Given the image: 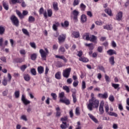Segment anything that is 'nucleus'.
Returning <instances> with one entry per match:
<instances>
[{
	"label": "nucleus",
	"mask_w": 129,
	"mask_h": 129,
	"mask_svg": "<svg viewBox=\"0 0 129 129\" xmlns=\"http://www.w3.org/2000/svg\"><path fill=\"white\" fill-rule=\"evenodd\" d=\"M98 106H99V100L97 99L89 100V103L87 105V107L90 111H92L93 108H98Z\"/></svg>",
	"instance_id": "nucleus-1"
},
{
	"label": "nucleus",
	"mask_w": 129,
	"mask_h": 129,
	"mask_svg": "<svg viewBox=\"0 0 129 129\" xmlns=\"http://www.w3.org/2000/svg\"><path fill=\"white\" fill-rule=\"evenodd\" d=\"M45 51L43 49H40L39 50V53L41 56V58L42 60H46V58H47V55L49 54V50L47 48H45Z\"/></svg>",
	"instance_id": "nucleus-2"
},
{
	"label": "nucleus",
	"mask_w": 129,
	"mask_h": 129,
	"mask_svg": "<svg viewBox=\"0 0 129 129\" xmlns=\"http://www.w3.org/2000/svg\"><path fill=\"white\" fill-rule=\"evenodd\" d=\"M10 20L14 26H15L16 27H19V19H18V18H17V17H16L15 15H13L11 17Z\"/></svg>",
	"instance_id": "nucleus-3"
},
{
	"label": "nucleus",
	"mask_w": 129,
	"mask_h": 129,
	"mask_svg": "<svg viewBox=\"0 0 129 129\" xmlns=\"http://www.w3.org/2000/svg\"><path fill=\"white\" fill-rule=\"evenodd\" d=\"M71 72V68H69L63 71L62 75L65 78H69Z\"/></svg>",
	"instance_id": "nucleus-4"
},
{
	"label": "nucleus",
	"mask_w": 129,
	"mask_h": 129,
	"mask_svg": "<svg viewBox=\"0 0 129 129\" xmlns=\"http://www.w3.org/2000/svg\"><path fill=\"white\" fill-rule=\"evenodd\" d=\"M104 106V101H101L99 107V114H103V113H104V109L103 108Z\"/></svg>",
	"instance_id": "nucleus-5"
},
{
	"label": "nucleus",
	"mask_w": 129,
	"mask_h": 129,
	"mask_svg": "<svg viewBox=\"0 0 129 129\" xmlns=\"http://www.w3.org/2000/svg\"><path fill=\"white\" fill-rule=\"evenodd\" d=\"M99 98H102V99H106L108 97V94L107 92H105L103 94L99 93L97 95Z\"/></svg>",
	"instance_id": "nucleus-6"
},
{
	"label": "nucleus",
	"mask_w": 129,
	"mask_h": 129,
	"mask_svg": "<svg viewBox=\"0 0 129 129\" xmlns=\"http://www.w3.org/2000/svg\"><path fill=\"white\" fill-rule=\"evenodd\" d=\"M58 40L59 43L65 42V40H66V34H61L59 35L58 37Z\"/></svg>",
	"instance_id": "nucleus-7"
},
{
	"label": "nucleus",
	"mask_w": 129,
	"mask_h": 129,
	"mask_svg": "<svg viewBox=\"0 0 129 129\" xmlns=\"http://www.w3.org/2000/svg\"><path fill=\"white\" fill-rule=\"evenodd\" d=\"M21 100L24 103L25 105H27V104H29L31 102L27 99H26V97H25V95H22V98H21Z\"/></svg>",
	"instance_id": "nucleus-8"
},
{
	"label": "nucleus",
	"mask_w": 129,
	"mask_h": 129,
	"mask_svg": "<svg viewBox=\"0 0 129 129\" xmlns=\"http://www.w3.org/2000/svg\"><path fill=\"white\" fill-rule=\"evenodd\" d=\"M74 16V20L75 21H77V18H78V16L79 15V12L77 10H74L72 13Z\"/></svg>",
	"instance_id": "nucleus-9"
},
{
	"label": "nucleus",
	"mask_w": 129,
	"mask_h": 129,
	"mask_svg": "<svg viewBox=\"0 0 129 129\" xmlns=\"http://www.w3.org/2000/svg\"><path fill=\"white\" fill-rule=\"evenodd\" d=\"M122 19V12L120 11L116 15V20L117 21H120Z\"/></svg>",
	"instance_id": "nucleus-10"
},
{
	"label": "nucleus",
	"mask_w": 129,
	"mask_h": 129,
	"mask_svg": "<svg viewBox=\"0 0 129 129\" xmlns=\"http://www.w3.org/2000/svg\"><path fill=\"white\" fill-rule=\"evenodd\" d=\"M60 26V24L58 22H55L54 24L52 25V28L54 31H57L58 30V27Z\"/></svg>",
	"instance_id": "nucleus-11"
},
{
	"label": "nucleus",
	"mask_w": 129,
	"mask_h": 129,
	"mask_svg": "<svg viewBox=\"0 0 129 129\" xmlns=\"http://www.w3.org/2000/svg\"><path fill=\"white\" fill-rule=\"evenodd\" d=\"M88 116H89L90 118H91V119L94 121V122H95V123H97V122H98V120H97V119H96V118H95V117H94V116H93V115L92 114L89 113Z\"/></svg>",
	"instance_id": "nucleus-12"
},
{
	"label": "nucleus",
	"mask_w": 129,
	"mask_h": 129,
	"mask_svg": "<svg viewBox=\"0 0 129 129\" xmlns=\"http://www.w3.org/2000/svg\"><path fill=\"white\" fill-rule=\"evenodd\" d=\"M79 36H80L79 32L74 31L72 34V36L75 38H79Z\"/></svg>",
	"instance_id": "nucleus-13"
},
{
	"label": "nucleus",
	"mask_w": 129,
	"mask_h": 129,
	"mask_svg": "<svg viewBox=\"0 0 129 129\" xmlns=\"http://www.w3.org/2000/svg\"><path fill=\"white\" fill-rule=\"evenodd\" d=\"M107 53H108V55L110 56H112V55L115 54L116 55V51L113 49H109L107 51Z\"/></svg>",
	"instance_id": "nucleus-14"
},
{
	"label": "nucleus",
	"mask_w": 129,
	"mask_h": 129,
	"mask_svg": "<svg viewBox=\"0 0 129 129\" xmlns=\"http://www.w3.org/2000/svg\"><path fill=\"white\" fill-rule=\"evenodd\" d=\"M37 71L39 74H43L44 73V67L39 66L37 68Z\"/></svg>",
	"instance_id": "nucleus-15"
},
{
	"label": "nucleus",
	"mask_w": 129,
	"mask_h": 129,
	"mask_svg": "<svg viewBox=\"0 0 129 129\" xmlns=\"http://www.w3.org/2000/svg\"><path fill=\"white\" fill-rule=\"evenodd\" d=\"M56 111V117H60L61 116V112L60 111V107H57L55 109Z\"/></svg>",
	"instance_id": "nucleus-16"
},
{
	"label": "nucleus",
	"mask_w": 129,
	"mask_h": 129,
	"mask_svg": "<svg viewBox=\"0 0 129 129\" xmlns=\"http://www.w3.org/2000/svg\"><path fill=\"white\" fill-rule=\"evenodd\" d=\"M60 102L62 103H65L67 105H69V104H70V101H69V99H66V98L63 99H61Z\"/></svg>",
	"instance_id": "nucleus-17"
},
{
	"label": "nucleus",
	"mask_w": 129,
	"mask_h": 129,
	"mask_svg": "<svg viewBox=\"0 0 129 129\" xmlns=\"http://www.w3.org/2000/svg\"><path fill=\"white\" fill-rule=\"evenodd\" d=\"M109 62L111 65H114V63H115V61H114V56H111L109 58Z\"/></svg>",
	"instance_id": "nucleus-18"
},
{
	"label": "nucleus",
	"mask_w": 129,
	"mask_h": 129,
	"mask_svg": "<svg viewBox=\"0 0 129 129\" xmlns=\"http://www.w3.org/2000/svg\"><path fill=\"white\" fill-rule=\"evenodd\" d=\"M3 6L5 10H6V11H9V4H8V3L5 2V1H3Z\"/></svg>",
	"instance_id": "nucleus-19"
},
{
	"label": "nucleus",
	"mask_w": 129,
	"mask_h": 129,
	"mask_svg": "<svg viewBox=\"0 0 129 129\" xmlns=\"http://www.w3.org/2000/svg\"><path fill=\"white\" fill-rule=\"evenodd\" d=\"M60 127L61 129L67 128V127H68V126L67 125V122H62V124H60Z\"/></svg>",
	"instance_id": "nucleus-20"
},
{
	"label": "nucleus",
	"mask_w": 129,
	"mask_h": 129,
	"mask_svg": "<svg viewBox=\"0 0 129 129\" xmlns=\"http://www.w3.org/2000/svg\"><path fill=\"white\" fill-rule=\"evenodd\" d=\"M105 13L107 14V15H108V16H112L111 9H110L109 8H107V9H105Z\"/></svg>",
	"instance_id": "nucleus-21"
},
{
	"label": "nucleus",
	"mask_w": 129,
	"mask_h": 129,
	"mask_svg": "<svg viewBox=\"0 0 129 129\" xmlns=\"http://www.w3.org/2000/svg\"><path fill=\"white\" fill-rule=\"evenodd\" d=\"M55 78L58 80L61 79V72H57L55 75Z\"/></svg>",
	"instance_id": "nucleus-22"
},
{
	"label": "nucleus",
	"mask_w": 129,
	"mask_h": 129,
	"mask_svg": "<svg viewBox=\"0 0 129 129\" xmlns=\"http://www.w3.org/2000/svg\"><path fill=\"white\" fill-rule=\"evenodd\" d=\"M59 97L60 98L59 101L60 102L61 99H64L66 98V97H65V93H64L63 92L60 93L59 94Z\"/></svg>",
	"instance_id": "nucleus-23"
},
{
	"label": "nucleus",
	"mask_w": 129,
	"mask_h": 129,
	"mask_svg": "<svg viewBox=\"0 0 129 129\" xmlns=\"http://www.w3.org/2000/svg\"><path fill=\"white\" fill-rule=\"evenodd\" d=\"M72 96L74 103H76V101H77V98H76V92H73Z\"/></svg>",
	"instance_id": "nucleus-24"
},
{
	"label": "nucleus",
	"mask_w": 129,
	"mask_h": 129,
	"mask_svg": "<svg viewBox=\"0 0 129 129\" xmlns=\"http://www.w3.org/2000/svg\"><path fill=\"white\" fill-rule=\"evenodd\" d=\"M105 30H112V26L111 25H106L103 26Z\"/></svg>",
	"instance_id": "nucleus-25"
},
{
	"label": "nucleus",
	"mask_w": 129,
	"mask_h": 129,
	"mask_svg": "<svg viewBox=\"0 0 129 129\" xmlns=\"http://www.w3.org/2000/svg\"><path fill=\"white\" fill-rule=\"evenodd\" d=\"M6 32V28L4 26H0V35H4Z\"/></svg>",
	"instance_id": "nucleus-26"
},
{
	"label": "nucleus",
	"mask_w": 129,
	"mask_h": 129,
	"mask_svg": "<svg viewBox=\"0 0 129 129\" xmlns=\"http://www.w3.org/2000/svg\"><path fill=\"white\" fill-rule=\"evenodd\" d=\"M81 21L82 23H85L87 21V16L85 15H82L81 16Z\"/></svg>",
	"instance_id": "nucleus-27"
},
{
	"label": "nucleus",
	"mask_w": 129,
	"mask_h": 129,
	"mask_svg": "<svg viewBox=\"0 0 129 129\" xmlns=\"http://www.w3.org/2000/svg\"><path fill=\"white\" fill-rule=\"evenodd\" d=\"M83 38L87 41H89L90 37H89V33H86L83 36Z\"/></svg>",
	"instance_id": "nucleus-28"
},
{
	"label": "nucleus",
	"mask_w": 129,
	"mask_h": 129,
	"mask_svg": "<svg viewBox=\"0 0 129 129\" xmlns=\"http://www.w3.org/2000/svg\"><path fill=\"white\" fill-rule=\"evenodd\" d=\"M97 39V38L95 35H92L90 37L89 41L91 42H95L96 40Z\"/></svg>",
	"instance_id": "nucleus-29"
},
{
	"label": "nucleus",
	"mask_w": 129,
	"mask_h": 129,
	"mask_svg": "<svg viewBox=\"0 0 129 129\" xmlns=\"http://www.w3.org/2000/svg\"><path fill=\"white\" fill-rule=\"evenodd\" d=\"M15 61L16 63H22L24 62V59L22 58H17L15 59Z\"/></svg>",
	"instance_id": "nucleus-30"
},
{
	"label": "nucleus",
	"mask_w": 129,
	"mask_h": 129,
	"mask_svg": "<svg viewBox=\"0 0 129 129\" xmlns=\"http://www.w3.org/2000/svg\"><path fill=\"white\" fill-rule=\"evenodd\" d=\"M61 27H64L65 28H67V27L69 26V22L68 21H65L63 23L61 24Z\"/></svg>",
	"instance_id": "nucleus-31"
},
{
	"label": "nucleus",
	"mask_w": 129,
	"mask_h": 129,
	"mask_svg": "<svg viewBox=\"0 0 129 129\" xmlns=\"http://www.w3.org/2000/svg\"><path fill=\"white\" fill-rule=\"evenodd\" d=\"M52 6L55 11H58L59 10V8H58V3L56 2H54Z\"/></svg>",
	"instance_id": "nucleus-32"
},
{
	"label": "nucleus",
	"mask_w": 129,
	"mask_h": 129,
	"mask_svg": "<svg viewBox=\"0 0 129 129\" xmlns=\"http://www.w3.org/2000/svg\"><path fill=\"white\" fill-rule=\"evenodd\" d=\"M3 43H4V38H0V47L1 50H4V48H5V47H4V45L3 44Z\"/></svg>",
	"instance_id": "nucleus-33"
},
{
	"label": "nucleus",
	"mask_w": 129,
	"mask_h": 129,
	"mask_svg": "<svg viewBox=\"0 0 129 129\" xmlns=\"http://www.w3.org/2000/svg\"><path fill=\"white\" fill-rule=\"evenodd\" d=\"M24 80H25V81H30V80L31 79V78H30V75H29L28 74L24 75Z\"/></svg>",
	"instance_id": "nucleus-34"
},
{
	"label": "nucleus",
	"mask_w": 129,
	"mask_h": 129,
	"mask_svg": "<svg viewBox=\"0 0 129 129\" xmlns=\"http://www.w3.org/2000/svg\"><path fill=\"white\" fill-rule=\"evenodd\" d=\"M16 13H17V15H18V16L20 19H24V15L22 14L21 12H20L19 11L16 10Z\"/></svg>",
	"instance_id": "nucleus-35"
},
{
	"label": "nucleus",
	"mask_w": 129,
	"mask_h": 129,
	"mask_svg": "<svg viewBox=\"0 0 129 129\" xmlns=\"http://www.w3.org/2000/svg\"><path fill=\"white\" fill-rule=\"evenodd\" d=\"M79 60L82 61V62H84V63H86V62H88V61H89V60H88V59H87V58H85V57H81L79 58Z\"/></svg>",
	"instance_id": "nucleus-36"
},
{
	"label": "nucleus",
	"mask_w": 129,
	"mask_h": 129,
	"mask_svg": "<svg viewBox=\"0 0 129 129\" xmlns=\"http://www.w3.org/2000/svg\"><path fill=\"white\" fill-rule=\"evenodd\" d=\"M27 67H28V66L27 65L24 64L20 67V69H21V71L24 72L25 71V70H26V69H27Z\"/></svg>",
	"instance_id": "nucleus-37"
},
{
	"label": "nucleus",
	"mask_w": 129,
	"mask_h": 129,
	"mask_svg": "<svg viewBox=\"0 0 129 129\" xmlns=\"http://www.w3.org/2000/svg\"><path fill=\"white\" fill-rule=\"evenodd\" d=\"M80 8L81 9V11H84L86 9V6H85L83 3H82L80 6Z\"/></svg>",
	"instance_id": "nucleus-38"
},
{
	"label": "nucleus",
	"mask_w": 129,
	"mask_h": 129,
	"mask_svg": "<svg viewBox=\"0 0 129 129\" xmlns=\"http://www.w3.org/2000/svg\"><path fill=\"white\" fill-rule=\"evenodd\" d=\"M2 84L4 85V86H7V85H8V80H7L6 78H4Z\"/></svg>",
	"instance_id": "nucleus-39"
},
{
	"label": "nucleus",
	"mask_w": 129,
	"mask_h": 129,
	"mask_svg": "<svg viewBox=\"0 0 129 129\" xmlns=\"http://www.w3.org/2000/svg\"><path fill=\"white\" fill-rule=\"evenodd\" d=\"M112 87L114 88V89H117L119 87V84L112 83Z\"/></svg>",
	"instance_id": "nucleus-40"
},
{
	"label": "nucleus",
	"mask_w": 129,
	"mask_h": 129,
	"mask_svg": "<svg viewBox=\"0 0 129 129\" xmlns=\"http://www.w3.org/2000/svg\"><path fill=\"white\" fill-rule=\"evenodd\" d=\"M28 22H29V23H33V22H35V18L33 16H29L28 18Z\"/></svg>",
	"instance_id": "nucleus-41"
},
{
	"label": "nucleus",
	"mask_w": 129,
	"mask_h": 129,
	"mask_svg": "<svg viewBox=\"0 0 129 129\" xmlns=\"http://www.w3.org/2000/svg\"><path fill=\"white\" fill-rule=\"evenodd\" d=\"M63 89L64 90H66V92H67V93H69V92H70V89H69V87L67 86H63Z\"/></svg>",
	"instance_id": "nucleus-42"
},
{
	"label": "nucleus",
	"mask_w": 129,
	"mask_h": 129,
	"mask_svg": "<svg viewBox=\"0 0 129 129\" xmlns=\"http://www.w3.org/2000/svg\"><path fill=\"white\" fill-rule=\"evenodd\" d=\"M59 52H61L62 54L65 53V48L62 46H60L58 49Z\"/></svg>",
	"instance_id": "nucleus-43"
},
{
	"label": "nucleus",
	"mask_w": 129,
	"mask_h": 129,
	"mask_svg": "<svg viewBox=\"0 0 129 129\" xmlns=\"http://www.w3.org/2000/svg\"><path fill=\"white\" fill-rule=\"evenodd\" d=\"M14 95L16 98H19L20 97V91H16Z\"/></svg>",
	"instance_id": "nucleus-44"
},
{
	"label": "nucleus",
	"mask_w": 129,
	"mask_h": 129,
	"mask_svg": "<svg viewBox=\"0 0 129 129\" xmlns=\"http://www.w3.org/2000/svg\"><path fill=\"white\" fill-rule=\"evenodd\" d=\"M80 2V0H74L73 2V6L76 7V6H78V5H79Z\"/></svg>",
	"instance_id": "nucleus-45"
},
{
	"label": "nucleus",
	"mask_w": 129,
	"mask_h": 129,
	"mask_svg": "<svg viewBox=\"0 0 129 129\" xmlns=\"http://www.w3.org/2000/svg\"><path fill=\"white\" fill-rule=\"evenodd\" d=\"M31 59L33 61L36 60V59H37V54L36 53L32 54L31 56Z\"/></svg>",
	"instance_id": "nucleus-46"
},
{
	"label": "nucleus",
	"mask_w": 129,
	"mask_h": 129,
	"mask_svg": "<svg viewBox=\"0 0 129 129\" xmlns=\"http://www.w3.org/2000/svg\"><path fill=\"white\" fill-rule=\"evenodd\" d=\"M22 31L23 33H24L25 35H26V36H29V32L28 31V30L27 29L23 28Z\"/></svg>",
	"instance_id": "nucleus-47"
},
{
	"label": "nucleus",
	"mask_w": 129,
	"mask_h": 129,
	"mask_svg": "<svg viewBox=\"0 0 129 129\" xmlns=\"http://www.w3.org/2000/svg\"><path fill=\"white\" fill-rule=\"evenodd\" d=\"M51 96H52L53 100H56L57 99V95L56 94V93H51Z\"/></svg>",
	"instance_id": "nucleus-48"
},
{
	"label": "nucleus",
	"mask_w": 129,
	"mask_h": 129,
	"mask_svg": "<svg viewBox=\"0 0 129 129\" xmlns=\"http://www.w3.org/2000/svg\"><path fill=\"white\" fill-rule=\"evenodd\" d=\"M30 72L32 75H37V72H36V69H32L30 71Z\"/></svg>",
	"instance_id": "nucleus-49"
},
{
	"label": "nucleus",
	"mask_w": 129,
	"mask_h": 129,
	"mask_svg": "<svg viewBox=\"0 0 129 129\" xmlns=\"http://www.w3.org/2000/svg\"><path fill=\"white\" fill-rule=\"evenodd\" d=\"M108 114L111 115V116H115V117H117V114H116V113L113 112H109Z\"/></svg>",
	"instance_id": "nucleus-50"
},
{
	"label": "nucleus",
	"mask_w": 129,
	"mask_h": 129,
	"mask_svg": "<svg viewBox=\"0 0 129 129\" xmlns=\"http://www.w3.org/2000/svg\"><path fill=\"white\" fill-rule=\"evenodd\" d=\"M11 2L13 5H15V4H19L22 3V0H11Z\"/></svg>",
	"instance_id": "nucleus-51"
},
{
	"label": "nucleus",
	"mask_w": 129,
	"mask_h": 129,
	"mask_svg": "<svg viewBox=\"0 0 129 129\" xmlns=\"http://www.w3.org/2000/svg\"><path fill=\"white\" fill-rule=\"evenodd\" d=\"M86 88V84L85 83V81H83L82 84V89L84 90Z\"/></svg>",
	"instance_id": "nucleus-52"
},
{
	"label": "nucleus",
	"mask_w": 129,
	"mask_h": 129,
	"mask_svg": "<svg viewBox=\"0 0 129 129\" xmlns=\"http://www.w3.org/2000/svg\"><path fill=\"white\" fill-rule=\"evenodd\" d=\"M0 59L4 63H7V57H6V56H2Z\"/></svg>",
	"instance_id": "nucleus-53"
},
{
	"label": "nucleus",
	"mask_w": 129,
	"mask_h": 129,
	"mask_svg": "<svg viewBox=\"0 0 129 129\" xmlns=\"http://www.w3.org/2000/svg\"><path fill=\"white\" fill-rule=\"evenodd\" d=\"M76 115H80V111L79 110V107H78L76 108Z\"/></svg>",
	"instance_id": "nucleus-54"
},
{
	"label": "nucleus",
	"mask_w": 129,
	"mask_h": 129,
	"mask_svg": "<svg viewBox=\"0 0 129 129\" xmlns=\"http://www.w3.org/2000/svg\"><path fill=\"white\" fill-rule=\"evenodd\" d=\"M105 79L107 83H108L110 81V79L109 78V77H108V76H107V75H105Z\"/></svg>",
	"instance_id": "nucleus-55"
},
{
	"label": "nucleus",
	"mask_w": 129,
	"mask_h": 129,
	"mask_svg": "<svg viewBox=\"0 0 129 129\" xmlns=\"http://www.w3.org/2000/svg\"><path fill=\"white\" fill-rule=\"evenodd\" d=\"M21 119H23V120H24L25 121H27L28 119L27 118V116L26 115H22L21 117Z\"/></svg>",
	"instance_id": "nucleus-56"
},
{
	"label": "nucleus",
	"mask_w": 129,
	"mask_h": 129,
	"mask_svg": "<svg viewBox=\"0 0 129 129\" xmlns=\"http://www.w3.org/2000/svg\"><path fill=\"white\" fill-rule=\"evenodd\" d=\"M109 100H110V101H111V102H113V101H114V97H113V95L109 96Z\"/></svg>",
	"instance_id": "nucleus-57"
},
{
	"label": "nucleus",
	"mask_w": 129,
	"mask_h": 129,
	"mask_svg": "<svg viewBox=\"0 0 129 129\" xmlns=\"http://www.w3.org/2000/svg\"><path fill=\"white\" fill-rule=\"evenodd\" d=\"M98 68L101 71H103V72L105 73V69H104V67H103V66H99Z\"/></svg>",
	"instance_id": "nucleus-58"
},
{
	"label": "nucleus",
	"mask_w": 129,
	"mask_h": 129,
	"mask_svg": "<svg viewBox=\"0 0 129 129\" xmlns=\"http://www.w3.org/2000/svg\"><path fill=\"white\" fill-rule=\"evenodd\" d=\"M68 119V118L67 117H64L60 118L61 121H62V123L63 122H66V120Z\"/></svg>",
	"instance_id": "nucleus-59"
},
{
	"label": "nucleus",
	"mask_w": 129,
	"mask_h": 129,
	"mask_svg": "<svg viewBox=\"0 0 129 129\" xmlns=\"http://www.w3.org/2000/svg\"><path fill=\"white\" fill-rule=\"evenodd\" d=\"M47 15L48 17H52V13L51 9L47 10Z\"/></svg>",
	"instance_id": "nucleus-60"
},
{
	"label": "nucleus",
	"mask_w": 129,
	"mask_h": 129,
	"mask_svg": "<svg viewBox=\"0 0 129 129\" xmlns=\"http://www.w3.org/2000/svg\"><path fill=\"white\" fill-rule=\"evenodd\" d=\"M30 45L32 48H33V49H36V44L34 42H30Z\"/></svg>",
	"instance_id": "nucleus-61"
},
{
	"label": "nucleus",
	"mask_w": 129,
	"mask_h": 129,
	"mask_svg": "<svg viewBox=\"0 0 129 129\" xmlns=\"http://www.w3.org/2000/svg\"><path fill=\"white\" fill-rule=\"evenodd\" d=\"M105 109L106 112L108 114V113H109V112H108V110H109V106H108V105H106L105 106Z\"/></svg>",
	"instance_id": "nucleus-62"
},
{
	"label": "nucleus",
	"mask_w": 129,
	"mask_h": 129,
	"mask_svg": "<svg viewBox=\"0 0 129 129\" xmlns=\"http://www.w3.org/2000/svg\"><path fill=\"white\" fill-rule=\"evenodd\" d=\"M78 83H79L78 81H74L73 84L74 87H76L78 85Z\"/></svg>",
	"instance_id": "nucleus-63"
},
{
	"label": "nucleus",
	"mask_w": 129,
	"mask_h": 129,
	"mask_svg": "<svg viewBox=\"0 0 129 129\" xmlns=\"http://www.w3.org/2000/svg\"><path fill=\"white\" fill-rule=\"evenodd\" d=\"M73 81L72 80V79L69 78L67 80V83H68V84H71V83H72Z\"/></svg>",
	"instance_id": "nucleus-64"
}]
</instances>
